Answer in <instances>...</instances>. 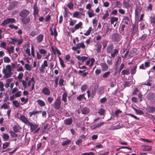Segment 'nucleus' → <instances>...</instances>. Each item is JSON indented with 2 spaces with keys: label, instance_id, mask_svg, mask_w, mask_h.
Instances as JSON below:
<instances>
[{
  "label": "nucleus",
  "instance_id": "nucleus-1",
  "mask_svg": "<svg viewBox=\"0 0 155 155\" xmlns=\"http://www.w3.org/2000/svg\"><path fill=\"white\" fill-rule=\"evenodd\" d=\"M12 68L11 65H7L6 66V69L4 68L2 70V72L4 74V77L7 78L11 77L12 75Z\"/></svg>",
  "mask_w": 155,
  "mask_h": 155
},
{
  "label": "nucleus",
  "instance_id": "nucleus-2",
  "mask_svg": "<svg viewBox=\"0 0 155 155\" xmlns=\"http://www.w3.org/2000/svg\"><path fill=\"white\" fill-rule=\"evenodd\" d=\"M61 102L60 98L58 97L54 100V102L52 105L53 106L54 108L57 110H59L61 107Z\"/></svg>",
  "mask_w": 155,
  "mask_h": 155
},
{
  "label": "nucleus",
  "instance_id": "nucleus-3",
  "mask_svg": "<svg viewBox=\"0 0 155 155\" xmlns=\"http://www.w3.org/2000/svg\"><path fill=\"white\" fill-rule=\"evenodd\" d=\"M16 20L14 18H8L5 20L2 23L1 25L5 26L6 25L9 23H15Z\"/></svg>",
  "mask_w": 155,
  "mask_h": 155
},
{
  "label": "nucleus",
  "instance_id": "nucleus-4",
  "mask_svg": "<svg viewBox=\"0 0 155 155\" xmlns=\"http://www.w3.org/2000/svg\"><path fill=\"white\" fill-rule=\"evenodd\" d=\"M30 12L25 9H22L19 13V15L22 18H26L30 14Z\"/></svg>",
  "mask_w": 155,
  "mask_h": 155
},
{
  "label": "nucleus",
  "instance_id": "nucleus-5",
  "mask_svg": "<svg viewBox=\"0 0 155 155\" xmlns=\"http://www.w3.org/2000/svg\"><path fill=\"white\" fill-rule=\"evenodd\" d=\"M85 46L84 44V42L81 43H79L76 44V46L73 47L72 48V49L74 51H76L77 49H80L81 48L82 49H84Z\"/></svg>",
  "mask_w": 155,
  "mask_h": 155
},
{
  "label": "nucleus",
  "instance_id": "nucleus-6",
  "mask_svg": "<svg viewBox=\"0 0 155 155\" xmlns=\"http://www.w3.org/2000/svg\"><path fill=\"white\" fill-rule=\"evenodd\" d=\"M41 93L45 95L49 96L51 94V91L48 87H44L41 90Z\"/></svg>",
  "mask_w": 155,
  "mask_h": 155
},
{
  "label": "nucleus",
  "instance_id": "nucleus-7",
  "mask_svg": "<svg viewBox=\"0 0 155 155\" xmlns=\"http://www.w3.org/2000/svg\"><path fill=\"white\" fill-rule=\"evenodd\" d=\"M120 38V35L117 33L114 34L112 35V39L113 41L118 42L119 41Z\"/></svg>",
  "mask_w": 155,
  "mask_h": 155
},
{
  "label": "nucleus",
  "instance_id": "nucleus-8",
  "mask_svg": "<svg viewBox=\"0 0 155 155\" xmlns=\"http://www.w3.org/2000/svg\"><path fill=\"white\" fill-rule=\"evenodd\" d=\"M19 119L21 121L26 124L27 125L30 122L28 118L24 115H20Z\"/></svg>",
  "mask_w": 155,
  "mask_h": 155
},
{
  "label": "nucleus",
  "instance_id": "nucleus-9",
  "mask_svg": "<svg viewBox=\"0 0 155 155\" xmlns=\"http://www.w3.org/2000/svg\"><path fill=\"white\" fill-rule=\"evenodd\" d=\"M27 125L30 126V130L31 132H33L38 127V125L36 124H34L33 123L30 122Z\"/></svg>",
  "mask_w": 155,
  "mask_h": 155
},
{
  "label": "nucleus",
  "instance_id": "nucleus-10",
  "mask_svg": "<svg viewBox=\"0 0 155 155\" xmlns=\"http://www.w3.org/2000/svg\"><path fill=\"white\" fill-rule=\"evenodd\" d=\"M18 4V2L17 1H15L12 3L8 7V10H10L15 7Z\"/></svg>",
  "mask_w": 155,
  "mask_h": 155
},
{
  "label": "nucleus",
  "instance_id": "nucleus-11",
  "mask_svg": "<svg viewBox=\"0 0 155 155\" xmlns=\"http://www.w3.org/2000/svg\"><path fill=\"white\" fill-rule=\"evenodd\" d=\"M100 66L102 68V70L103 71H105L108 69V66L105 62L101 63L100 64Z\"/></svg>",
  "mask_w": 155,
  "mask_h": 155
},
{
  "label": "nucleus",
  "instance_id": "nucleus-12",
  "mask_svg": "<svg viewBox=\"0 0 155 155\" xmlns=\"http://www.w3.org/2000/svg\"><path fill=\"white\" fill-rule=\"evenodd\" d=\"M33 8L34 9V13L33 15H37L39 13V10L38 9V6H37V3H35L33 7Z\"/></svg>",
  "mask_w": 155,
  "mask_h": 155
},
{
  "label": "nucleus",
  "instance_id": "nucleus-13",
  "mask_svg": "<svg viewBox=\"0 0 155 155\" xmlns=\"http://www.w3.org/2000/svg\"><path fill=\"white\" fill-rule=\"evenodd\" d=\"M72 122L73 120L71 118H67L64 120V123L66 125H70Z\"/></svg>",
  "mask_w": 155,
  "mask_h": 155
},
{
  "label": "nucleus",
  "instance_id": "nucleus-14",
  "mask_svg": "<svg viewBox=\"0 0 155 155\" xmlns=\"http://www.w3.org/2000/svg\"><path fill=\"white\" fill-rule=\"evenodd\" d=\"M114 48V46L113 44L111 43L107 47V52L108 53L110 54L111 53V51H112Z\"/></svg>",
  "mask_w": 155,
  "mask_h": 155
},
{
  "label": "nucleus",
  "instance_id": "nucleus-15",
  "mask_svg": "<svg viewBox=\"0 0 155 155\" xmlns=\"http://www.w3.org/2000/svg\"><path fill=\"white\" fill-rule=\"evenodd\" d=\"M44 39V35L42 34H40L38 35L36 37L37 42L40 43Z\"/></svg>",
  "mask_w": 155,
  "mask_h": 155
},
{
  "label": "nucleus",
  "instance_id": "nucleus-16",
  "mask_svg": "<svg viewBox=\"0 0 155 155\" xmlns=\"http://www.w3.org/2000/svg\"><path fill=\"white\" fill-rule=\"evenodd\" d=\"M104 124H105V123L104 122H100L99 123H98L94 125V127L93 128V129L95 130L97 128H99L102 126L104 125Z\"/></svg>",
  "mask_w": 155,
  "mask_h": 155
},
{
  "label": "nucleus",
  "instance_id": "nucleus-17",
  "mask_svg": "<svg viewBox=\"0 0 155 155\" xmlns=\"http://www.w3.org/2000/svg\"><path fill=\"white\" fill-rule=\"evenodd\" d=\"M76 58L78 60L81 61L82 62L88 59V57L85 56H82L81 57L80 55H77Z\"/></svg>",
  "mask_w": 155,
  "mask_h": 155
},
{
  "label": "nucleus",
  "instance_id": "nucleus-18",
  "mask_svg": "<svg viewBox=\"0 0 155 155\" xmlns=\"http://www.w3.org/2000/svg\"><path fill=\"white\" fill-rule=\"evenodd\" d=\"M30 21V19L29 17L28 18H21V21L23 24H26L28 23Z\"/></svg>",
  "mask_w": 155,
  "mask_h": 155
},
{
  "label": "nucleus",
  "instance_id": "nucleus-19",
  "mask_svg": "<svg viewBox=\"0 0 155 155\" xmlns=\"http://www.w3.org/2000/svg\"><path fill=\"white\" fill-rule=\"evenodd\" d=\"M149 19L150 23L154 27L155 26V15L150 17Z\"/></svg>",
  "mask_w": 155,
  "mask_h": 155
},
{
  "label": "nucleus",
  "instance_id": "nucleus-20",
  "mask_svg": "<svg viewBox=\"0 0 155 155\" xmlns=\"http://www.w3.org/2000/svg\"><path fill=\"white\" fill-rule=\"evenodd\" d=\"M147 110L149 113H152L155 112V107L152 106H148Z\"/></svg>",
  "mask_w": 155,
  "mask_h": 155
},
{
  "label": "nucleus",
  "instance_id": "nucleus-21",
  "mask_svg": "<svg viewBox=\"0 0 155 155\" xmlns=\"http://www.w3.org/2000/svg\"><path fill=\"white\" fill-rule=\"evenodd\" d=\"M118 53V51L116 49H115L111 51V56L113 58H115Z\"/></svg>",
  "mask_w": 155,
  "mask_h": 155
},
{
  "label": "nucleus",
  "instance_id": "nucleus-22",
  "mask_svg": "<svg viewBox=\"0 0 155 155\" xmlns=\"http://www.w3.org/2000/svg\"><path fill=\"white\" fill-rule=\"evenodd\" d=\"M133 84V81L131 80H130L128 81H125L124 84V86L125 87H129Z\"/></svg>",
  "mask_w": 155,
  "mask_h": 155
},
{
  "label": "nucleus",
  "instance_id": "nucleus-23",
  "mask_svg": "<svg viewBox=\"0 0 155 155\" xmlns=\"http://www.w3.org/2000/svg\"><path fill=\"white\" fill-rule=\"evenodd\" d=\"M95 61V59L94 58H92L89 60L87 61L85 63V64L87 65H89L90 64V62L91 63L90 64V66H92L93 65L94 62Z\"/></svg>",
  "mask_w": 155,
  "mask_h": 155
},
{
  "label": "nucleus",
  "instance_id": "nucleus-24",
  "mask_svg": "<svg viewBox=\"0 0 155 155\" xmlns=\"http://www.w3.org/2000/svg\"><path fill=\"white\" fill-rule=\"evenodd\" d=\"M64 12L63 13V15L64 18L67 17L68 14H69L71 15H72L71 13L68 11V8L66 7H64Z\"/></svg>",
  "mask_w": 155,
  "mask_h": 155
},
{
  "label": "nucleus",
  "instance_id": "nucleus-25",
  "mask_svg": "<svg viewBox=\"0 0 155 155\" xmlns=\"http://www.w3.org/2000/svg\"><path fill=\"white\" fill-rule=\"evenodd\" d=\"M81 111L82 114H86L90 112V110L89 108L85 107L81 109Z\"/></svg>",
  "mask_w": 155,
  "mask_h": 155
},
{
  "label": "nucleus",
  "instance_id": "nucleus-26",
  "mask_svg": "<svg viewBox=\"0 0 155 155\" xmlns=\"http://www.w3.org/2000/svg\"><path fill=\"white\" fill-rule=\"evenodd\" d=\"M37 102L38 105L41 107H43L45 105V104L44 101L41 99L38 100L37 101Z\"/></svg>",
  "mask_w": 155,
  "mask_h": 155
},
{
  "label": "nucleus",
  "instance_id": "nucleus-27",
  "mask_svg": "<svg viewBox=\"0 0 155 155\" xmlns=\"http://www.w3.org/2000/svg\"><path fill=\"white\" fill-rule=\"evenodd\" d=\"M2 137L3 140L5 141L8 140L9 138V135L7 134H3Z\"/></svg>",
  "mask_w": 155,
  "mask_h": 155
},
{
  "label": "nucleus",
  "instance_id": "nucleus-28",
  "mask_svg": "<svg viewBox=\"0 0 155 155\" xmlns=\"http://www.w3.org/2000/svg\"><path fill=\"white\" fill-rule=\"evenodd\" d=\"M68 97L67 94L66 93H64L62 95V100L64 102H67V97Z\"/></svg>",
  "mask_w": 155,
  "mask_h": 155
},
{
  "label": "nucleus",
  "instance_id": "nucleus-29",
  "mask_svg": "<svg viewBox=\"0 0 155 155\" xmlns=\"http://www.w3.org/2000/svg\"><path fill=\"white\" fill-rule=\"evenodd\" d=\"M20 127L18 124L15 125L13 127V130L14 132L17 133L20 129Z\"/></svg>",
  "mask_w": 155,
  "mask_h": 155
},
{
  "label": "nucleus",
  "instance_id": "nucleus-30",
  "mask_svg": "<svg viewBox=\"0 0 155 155\" xmlns=\"http://www.w3.org/2000/svg\"><path fill=\"white\" fill-rule=\"evenodd\" d=\"M140 8L138 6H137L135 10V15L136 16H139L140 13Z\"/></svg>",
  "mask_w": 155,
  "mask_h": 155
},
{
  "label": "nucleus",
  "instance_id": "nucleus-31",
  "mask_svg": "<svg viewBox=\"0 0 155 155\" xmlns=\"http://www.w3.org/2000/svg\"><path fill=\"white\" fill-rule=\"evenodd\" d=\"M123 4L124 7L126 8H128L130 7V5L127 0H124Z\"/></svg>",
  "mask_w": 155,
  "mask_h": 155
},
{
  "label": "nucleus",
  "instance_id": "nucleus-32",
  "mask_svg": "<svg viewBox=\"0 0 155 155\" xmlns=\"http://www.w3.org/2000/svg\"><path fill=\"white\" fill-rule=\"evenodd\" d=\"M123 22L125 24L128 25L129 22V19L127 16H124L123 19Z\"/></svg>",
  "mask_w": 155,
  "mask_h": 155
},
{
  "label": "nucleus",
  "instance_id": "nucleus-33",
  "mask_svg": "<svg viewBox=\"0 0 155 155\" xmlns=\"http://www.w3.org/2000/svg\"><path fill=\"white\" fill-rule=\"evenodd\" d=\"M104 88L103 87H100L97 91V94L100 95H101L104 92Z\"/></svg>",
  "mask_w": 155,
  "mask_h": 155
},
{
  "label": "nucleus",
  "instance_id": "nucleus-34",
  "mask_svg": "<svg viewBox=\"0 0 155 155\" xmlns=\"http://www.w3.org/2000/svg\"><path fill=\"white\" fill-rule=\"evenodd\" d=\"M87 14L88 15V17L90 18H91L92 17L95 16V14L94 13V11L93 10L91 11H88Z\"/></svg>",
  "mask_w": 155,
  "mask_h": 155
},
{
  "label": "nucleus",
  "instance_id": "nucleus-35",
  "mask_svg": "<svg viewBox=\"0 0 155 155\" xmlns=\"http://www.w3.org/2000/svg\"><path fill=\"white\" fill-rule=\"evenodd\" d=\"M137 66L135 65L130 70V73L131 74H134L136 73Z\"/></svg>",
  "mask_w": 155,
  "mask_h": 155
},
{
  "label": "nucleus",
  "instance_id": "nucleus-36",
  "mask_svg": "<svg viewBox=\"0 0 155 155\" xmlns=\"http://www.w3.org/2000/svg\"><path fill=\"white\" fill-rule=\"evenodd\" d=\"M85 71V70H84L83 71H82L81 70H79V71H78V73L79 74H81V76L83 77H85L88 74V72L83 73V72Z\"/></svg>",
  "mask_w": 155,
  "mask_h": 155
},
{
  "label": "nucleus",
  "instance_id": "nucleus-37",
  "mask_svg": "<svg viewBox=\"0 0 155 155\" xmlns=\"http://www.w3.org/2000/svg\"><path fill=\"white\" fill-rule=\"evenodd\" d=\"M58 58L60 63L61 66L63 68H65L66 66L64 63L63 60L59 56H58Z\"/></svg>",
  "mask_w": 155,
  "mask_h": 155
},
{
  "label": "nucleus",
  "instance_id": "nucleus-38",
  "mask_svg": "<svg viewBox=\"0 0 155 155\" xmlns=\"http://www.w3.org/2000/svg\"><path fill=\"white\" fill-rule=\"evenodd\" d=\"M10 144V142H6L3 144L2 148L3 149H5L8 147L9 145Z\"/></svg>",
  "mask_w": 155,
  "mask_h": 155
},
{
  "label": "nucleus",
  "instance_id": "nucleus-39",
  "mask_svg": "<svg viewBox=\"0 0 155 155\" xmlns=\"http://www.w3.org/2000/svg\"><path fill=\"white\" fill-rule=\"evenodd\" d=\"M105 111L104 109L103 108H101L98 110V113L101 115H104L105 114Z\"/></svg>",
  "mask_w": 155,
  "mask_h": 155
},
{
  "label": "nucleus",
  "instance_id": "nucleus-40",
  "mask_svg": "<svg viewBox=\"0 0 155 155\" xmlns=\"http://www.w3.org/2000/svg\"><path fill=\"white\" fill-rule=\"evenodd\" d=\"M82 25V23L81 22H79V23L76 24L74 26V28L76 30H77L80 28H81V26Z\"/></svg>",
  "mask_w": 155,
  "mask_h": 155
},
{
  "label": "nucleus",
  "instance_id": "nucleus-41",
  "mask_svg": "<svg viewBox=\"0 0 155 155\" xmlns=\"http://www.w3.org/2000/svg\"><path fill=\"white\" fill-rule=\"evenodd\" d=\"M118 19L115 17H111L110 20V23L111 24H114V22L117 21Z\"/></svg>",
  "mask_w": 155,
  "mask_h": 155
},
{
  "label": "nucleus",
  "instance_id": "nucleus-42",
  "mask_svg": "<svg viewBox=\"0 0 155 155\" xmlns=\"http://www.w3.org/2000/svg\"><path fill=\"white\" fill-rule=\"evenodd\" d=\"M83 98L85 99V97H84V94H81L77 97V99L79 101H81Z\"/></svg>",
  "mask_w": 155,
  "mask_h": 155
},
{
  "label": "nucleus",
  "instance_id": "nucleus-43",
  "mask_svg": "<svg viewBox=\"0 0 155 155\" xmlns=\"http://www.w3.org/2000/svg\"><path fill=\"white\" fill-rule=\"evenodd\" d=\"M38 50L40 53L41 54L45 55L47 53V51L46 50L42 48L39 49Z\"/></svg>",
  "mask_w": 155,
  "mask_h": 155
},
{
  "label": "nucleus",
  "instance_id": "nucleus-44",
  "mask_svg": "<svg viewBox=\"0 0 155 155\" xmlns=\"http://www.w3.org/2000/svg\"><path fill=\"white\" fill-rule=\"evenodd\" d=\"M144 150L149 151L150 150L152 149V147L151 146H148L146 145H144L143 146Z\"/></svg>",
  "mask_w": 155,
  "mask_h": 155
},
{
  "label": "nucleus",
  "instance_id": "nucleus-45",
  "mask_svg": "<svg viewBox=\"0 0 155 155\" xmlns=\"http://www.w3.org/2000/svg\"><path fill=\"white\" fill-rule=\"evenodd\" d=\"M102 48V46L101 44H99L97 45V53H99L101 51V49Z\"/></svg>",
  "mask_w": 155,
  "mask_h": 155
},
{
  "label": "nucleus",
  "instance_id": "nucleus-46",
  "mask_svg": "<svg viewBox=\"0 0 155 155\" xmlns=\"http://www.w3.org/2000/svg\"><path fill=\"white\" fill-rule=\"evenodd\" d=\"M92 30V28L91 27H90L88 29L87 31L84 34V35L86 36L89 35L90 34Z\"/></svg>",
  "mask_w": 155,
  "mask_h": 155
},
{
  "label": "nucleus",
  "instance_id": "nucleus-47",
  "mask_svg": "<svg viewBox=\"0 0 155 155\" xmlns=\"http://www.w3.org/2000/svg\"><path fill=\"white\" fill-rule=\"evenodd\" d=\"M3 59L4 62L5 63H8L11 61V60L8 57H4L3 58Z\"/></svg>",
  "mask_w": 155,
  "mask_h": 155
},
{
  "label": "nucleus",
  "instance_id": "nucleus-48",
  "mask_svg": "<svg viewBox=\"0 0 155 155\" xmlns=\"http://www.w3.org/2000/svg\"><path fill=\"white\" fill-rule=\"evenodd\" d=\"M71 142V140H67L63 142L62 145V146H65L69 144Z\"/></svg>",
  "mask_w": 155,
  "mask_h": 155
},
{
  "label": "nucleus",
  "instance_id": "nucleus-49",
  "mask_svg": "<svg viewBox=\"0 0 155 155\" xmlns=\"http://www.w3.org/2000/svg\"><path fill=\"white\" fill-rule=\"evenodd\" d=\"M12 104L14 106L17 108L20 107V104L17 101H12Z\"/></svg>",
  "mask_w": 155,
  "mask_h": 155
},
{
  "label": "nucleus",
  "instance_id": "nucleus-50",
  "mask_svg": "<svg viewBox=\"0 0 155 155\" xmlns=\"http://www.w3.org/2000/svg\"><path fill=\"white\" fill-rule=\"evenodd\" d=\"M110 72L109 71H108L107 72L104 73L103 75V78H107L109 76L110 74Z\"/></svg>",
  "mask_w": 155,
  "mask_h": 155
},
{
  "label": "nucleus",
  "instance_id": "nucleus-51",
  "mask_svg": "<svg viewBox=\"0 0 155 155\" xmlns=\"http://www.w3.org/2000/svg\"><path fill=\"white\" fill-rule=\"evenodd\" d=\"M9 108V106L6 103H4L1 107V109H8Z\"/></svg>",
  "mask_w": 155,
  "mask_h": 155
},
{
  "label": "nucleus",
  "instance_id": "nucleus-52",
  "mask_svg": "<svg viewBox=\"0 0 155 155\" xmlns=\"http://www.w3.org/2000/svg\"><path fill=\"white\" fill-rule=\"evenodd\" d=\"M140 29L142 31L143 30L146 28V25L144 23L141 22L140 25Z\"/></svg>",
  "mask_w": 155,
  "mask_h": 155
},
{
  "label": "nucleus",
  "instance_id": "nucleus-53",
  "mask_svg": "<svg viewBox=\"0 0 155 155\" xmlns=\"http://www.w3.org/2000/svg\"><path fill=\"white\" fill-rule=\"evenodd\" d=\"M121 74L123 75H128L129 74V70L124 69L121 72Z\"/></svg>",
  "mask_w": 155,
  "mask_h": 155
},
{
  "label": "nucleus",
  "instance_id": "nucleus-54",
  "mask_svg": "<svg viewBox=\"0 0 155 155\" xmlns=\"http://www.w3.org/2000/svg\"><path fill=\"white\" fill-rule=\"evenodd\" d=\"M10 39L12 40V41H10V43L12 45H15V43L18 42V40L17 39L11 38Z\"/></svg>",
  "mask_w": 155,
  "mask_h": 155
},
{
  "label": "nucleus",
  "instance_id": "nucleus-55",
  "mask_svg": "<svg viewBox=\"0 0 155 155\" xmlns=\"http://www.w3.org/2000/svg\"><path fill=\"white\" fill-rule=\"evenodd\" d=\"M87 87H88V86H87V85L86 84L82 86L81 87V91L82 92H84L85 91H86V90L87 89Z\"/></svg>",
  "mask_w": 155,
  "mask_h": 155
},
{
  "label": "nucleus",
  "instance_id": "nucleus-56",
  "mask_svg": "<svg viewBox=\"0 0 155 155\" xmlns=\"http://www.w3.org/2000/svg\"><path fill=\"white\" fill-rule=\"evenodd\" d=\"M67 6L71 10L73 9L74 5L72 2H70L67 4Z\"/></svg>",
  "mask_w": 155,
  "mask_h": 155
},
{
  "label": "nucleus",
  "instance_id": "nucleus-57",
  "mask_svg": "<svg viewBox=\"0 0 155 155\" xmlns=\"http://www.w3.org/2000/svg\"><path fill=\"white\" fill-rule=\"evenodd\" d=\"M109 16V14L108 13V11L107 10H106L105 11V13L102 17V19L104 20H105Z\"/></svg>",
  "mask_w": 155,
  "mask_h": 155
},
{
  "label": "nucleus",
  "instance_id": "nucleus-58",
  "mask_svg": "<svg viewBox=\"0 0 155 155\" xmlns=\"http://www.w3.org/2000/svg\"><path fill=\"white\" fill-rule=\"evenodd\" d=\"M25 67L26 70L29 71L31 70V67L29 64H25Z\"/></svg>",
  "mask_w": 155,
  "mask_h": 155
},
{
  "label": "nucleus",
  "instance_id": "nucleus-59",
  "mask_svg": "<svg viewBox=\"0 0 155 155\" xmlns=\"http://www.w3.org/2000/svg\"><path fill=\"white\" fill-rule=\"evenodd\" d=\"M14 48L13 46H12L11 48H7V51L10 54L11 52L10 51H12V52L13 53H14Z\"/></svg>",
  "mask_w": 155,
  "mask_h": 155
},
{
  "label": "nucleus",
  "instance_id": "nucleus-60",
  "mask_svg": "<svg viewBox=\"0 0 155 155\" xmlns=\"http://www.w3.org/2000/svg\"><path fill=\"white\" fill-rule=\"evenodd\" d=\"M4 85L2 82H0V91H4L5 90V89L4 88Z\"/></svg>",
  "mask_w": 155,
  "mask_h": 155
},
{
  "label": "nucleus",
  "instance_id": "nucleus-61",
  "mask_svg": "<svg viewBox=\"0 0 155 155\" xmlns=\"http://www.w3.org/2000/svg\"><path fill=\"white\" fill-rule=\"evenodd\" d=\"M147 36V34H143L139 38V39L141 41H143L146 39Z\"/></svg>",
  "mask_w": 155,
  "mask_h": 155
},
{
  "label": "nucleus",
  "instance_id": "nucleus-62",
  "mask_svg": "<svg viewBox=\"0 0 155 155\" xmlns=\"http://www.w3.org/2000/svg\"><path fill=\"white\" fill-rule=\"evenodd\" d=\"M11 136L13 137H17V134H15L13 131L11 130L9 132Z\"/></svg>",
  "mask_w": 155,
  "mask_h": 155
},
{
  "label": "nucleus",
  "instance_id": "nucleus-63",
  "mask_svg": "<svg viewBox=\"0 0 155 155\" xmlns=\"http://www.w3.org/2000/svg\"><path fill=\"white\" fill-rule=\"evenodd\" d=\"M138 28L137 26L135 25H133L132 27V31L133 32L135 33L138 30Z\"/></svg>",
  "mask_w": 155,
  "mask_h": 155
},
{
  "label": "nucleus",
  "instance_id": "nucleus-64",
  "mask_svg": "<svg viewBox=\"0 0 155 155\" xmlns=\"http://www.w3.org/2000/svg\"><path fill=\"white\" fill-rule=\"evenodd\" d=\"M38 33L35 31H33L31 32L30 35L32 37H33L38 35Z\"/></svg>",
  "mask_w": 155,
  "mask_h": 155
}]
</instances>
